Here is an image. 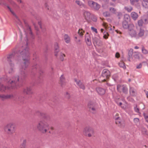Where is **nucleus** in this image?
Listing matches in <instances>:
<instances>
[{"mask_svg": "<svg viewBox=\"0 0 148 148\" xmlns=\"http://www.w3.org/2000/svg\"><path fill=\"white\" fill-rule=\"evenodd\" d=\"M29 55V49L26 45H25L21 46L19 49H17L14 52L7 56V61L11 67L10 70L9 71V73L13 71L14 64L13 62L14 58L18 62L21 60L20 58L22 57L23 62L21 64L19 76L14 77L10 79L8 82V86H5L3 84H0V91H4L6 89L10 88L14 89L17 88L22 85L24 79L27 75L26 69L30 64Z\"/></svg>", "mask_w": 148, "mask_h": 148, "instance_id": "obj_1", "label": "nucleus"}, {"mask_svg": "<svg viewBox=\"0 0 148 148\" xmlns=\"http://www.w3.org/2000/svg\"><path fill=\"white\" fill-rule=\"evenodd\" d=\"M36 127L38 130L43 134L46 133L49 129V124L43 120L40 121L38 122Z\"/></svg>", "mask_w": 148, "mask_h": 148, "instance_id": "obj_2", "label": "nucleus"}, {"mask_svg": "<svg viewBox=\"0 0 148 148\" xmlns=\"http://www.w3.org/2000/svg\"><path fill=\"white\" fill-rule=\"evenodd\" d=\"M4 130L8 134L12 135L15 132V126L12 123H9L4 126Z\"/></svg>", "mask_w": 148, "mask_h": 148, "instance_id": "obj_3", "label": "nucleus"}, {"mask_svg": "<svg viewBox=\"0 0 148 148\" xmlns=\"http://www.w3.org/2000/svg\"><path fill=\"white\" fill-rule=\"evenodd\" d=\"M84 134L86 136L90 137L95 136V131L92 127H85L83 130Z\"/></svg>", "mask_w": 148, "mask_h": 148, "instance_id": "obj_4", "label": "nucleus"}, {"mask_svg": "<svg viewBox=\"0 0 148 148\" xmlns=\"http://www.w3.org/2000/svg\"><path fill=\"white\" fill-rule=\"evenodd\" d=\"M134 28L135 26L134 25H130L129 29L128 30V33L131 37L137 38V34Z\"/></svg>", "mask_w": 148, "mask_h": 148, "instance_id": "obj_5", "label": "nucleus"}, {"mask_svg": "<svg viewBox=\"0 0 148 148\" xmlns=\"http://www.w3.org/2000/svg\"><path fill=\"white\" fill-rule=\"evenodd\" d=\"M116 89L117 91L120 93L123 92L125 94H127L128 93L127 88L125 85L118 84L117 86Z\"/></svg>", "mask_w": 148, "mask_h": 148, "instance_id": "obj_6", "label": "nucleus"}, {"mask_svg": "<svg viewBox=\"0 0 148 148\" xmlns=\"http://www.w3.org/2000/svg\"><path fill=\"white\" fill-rule=\"evenodd\" d=\"M110 76V71L106 69H104L102 72L101 77L104 78L102 80L103 82L107 81V80L108 79Z\"/></svg>", "mask_w": 148, "mask_h": 148, "instance_id": "obj_7", "label": "nucleus"}, {"mask_svg": "<svg viewBox=\"0 0 148 148\" xmlns=\"http://www.w3.org/2000/svg\"><path fill=\"white\" fill-rule=\"evenodd\" d=\"M88 4L92 9L95 10H98L100 8V5L99 4L92 1H89Z\"/></svg>", "mask_w": 148, "mask_h": 148, "instance_id": "obj_8", "label": "nucleus"}, {"mask_svg": "<svg viewBox=\"0 0 148 148\" xmlns=\"http://www.w3.org/2000/svg\"><path fill=\"white\" fill-rule=\"evenodd\" d=\"M88 107L90 112L93 113H95V112L97 107L95 103L91 101L89 102L88 104Z\"/></svg>", "mask_w": 148, "mask_h": 148, "instance_id": "obj_9", "label": "nucleus"}, {"mask_svg": "<svg viewBox=\"0 0 148 148\" xmlns=\"http://www.w3.org/2000/svg\"><path fill=\"white\" fill-rule=\"evenodd\" d=\"M36 115L42 117H45L47 122L48 123L51 121L50 117L49 115H46L44 113L40 112L39 111H37L36 112Z\"/></svg>", "mask_w": 148, "mask_h": 148, "instance_id": "obj_10", "label": "nucleus"}, {"mask_svg": "<svg viewBox=\"0 0 148 148\" xmlns=\"http://www.w3.org/2000/svg\"><path fill=\"white\" fill-rule=\"evenodd\" d=\"M74 80L76 82L77 85L80 88L84 90L85 89V86L84 84L80 80H77L76 79H75Z\"/></svg>", "mask_w": 148, "mask_h": 148, "instance_id": "obj_11", "label": "nucleus"}, {"mask_svg": "<svg viewBox=\"0 0 148 148\" xmlns=\"http://www.w3.org/2000/svg\"><path fill=\"white\" fill-rule=\"evenodd\" d=\"M115 123L119 127L121 128H123L125 126L124 122L122 121L121 118L118 120H116L115 121Z\"/></svg>", "mask_w": 148, "mask_h": 148, "instance_id": "obj_12", "label": "nucleus"}, {"mask_svg": "<svg viewBox=\"0 0 148 148\" xmlns=\"http://www.w3.org/2000/svg\"><path fill=\"white\" fill-rule=\"evenodd\" d=\"M96 90L97 93L100 95H104L106 92L105 89L100 87L97 88H96Z\"/></svg>", "mask_w": 148, "mask_h": 148, "instance_id": "obj_13", "label": "nucleus"}, {"mask_svg": "<svg viewBox=\"0 0 148 148\" xmlns=\"http://www.w3.org/2000/svg\"><path fill=\"white\" fill-rule=\"evenodd\" d=\"M38 66L36 64H34L33 65L32 67V69L30 71L31 74L34 75L38 71Z\"/></svg>", "mask_w": 148, "mask_h": 148, "instance_id": "obj_14", "label": "nucleus"}, {"mask_svg": "<svg viewBox=\"0 0 148 148\" xmlns=\"http://www.w3.org/2000/svg\"><path fill=\"white\" fill-rule=\"evenodd\" d=\"M23 92L27 95H30L33 93V92L30 87H26L23 89Z\"/></svg>", "mask_w": 148, "mask_h": 148, "instance_id": "obj_15", "label": "nucleus"}, {"mask_svg": "<svg viewBox=\"0 0 148 148\" xmlns=\"http://www.w3.org/2000/svg\"><path fill=\"white\" fill-rule=\"evenodd\" d=\"M85 40L88 46H90L91 45L92 43L91 41L90 37L87 33L85 35Z\"/></svg>", "mask_w": 148, "mask_h": 148, "instance_id": "obj_16", "label": "nucleus"}, {"mask_svg": "<svg viewBox=\"0 0 148 148\" xmlns=\"http://www.w3.org/2000/svg\"><path fill=\"white\" fill-rule=\"evenodd\" d=\"M92 42L95 45H100L102 44L101 41L97 37L92 38Z\"/></svg>", "mask_w": 148, "mask_h": 148, "instance_id": "obj_17", "label": "nucleus"}, {"mask_svg": "<svg viewBox=\"0 0 148 148\" xmlns=\"http://www.w3.org/2000/svg\"><path fill=\"white\" fill-rule=\"evenodd\" d=\"M90 13L87 11H84L83 14L84 17L86 21H88L90 19Z\"/></svg>", "mask_w": 148, "mask_h": 148, "instance_id": "obj_18", "label": "nucleus"}, {"mask_svg": "<svg viewBox=\"0 0 148 148\" xmlns=\"http://www.w3.org/2000/svg\"><path fill=\"white\" fill-rule=\"evenodd\" d=\"M131 25H133V24L131 23L128 24V22L126 21H123L122 23V26L125 29H129L130 26Z\"/></svg>", "mask_w": 148, "mask_h": 148, "instance_id": "obj_19", "label": "nucleus"}, {"mask_svg": "<svg viewBox=\"0 0 148 148\" xmlns=\"http://www.w3.org/2000/svg\"><path fill=\"white\" fill-rule=\"evenodd\" d=\"M24 23L27 29V32H29V34L32 36L33 34L32 32L30 27L29 26L27 23L25 21H24Z\"/></svg>", "mask_w": 148, "mask_h": 148, "instance_id": "obj_20", "label": "nucleus"}, {"mask_svg": "<svg viewBox=\"0 0 148 148\" xmlns=\"http://www.w3.org/2000/svg\"><path fill=\"white\" fill-rule=\"evenodd\" d=\"M54 48L55 55L56 56H58V53L60 51V50L59 49L58 45L57 43H56L55 44L54 46Z\"/></svg>", "mask_w": 148, "mask_h": 148, "instance_id": "obj_21", "label": "nucleus"}, {"mask_svg": "<svg viewBox=\"0 0 148 148\" xmlns=\"http://www.w3.org/2000/svg\"><path fill=\"white\" fill-rule=\"evenodd\" d=\"M130 93L132 96L135 97L136 94V90L133 87H130Z\"/></svg>", "mask_w": 148, "mask_h": 148, "instance_id": "obj_22", "label": "nucleus"}, {"mask_svg": "<svg viewBox=\"0 0 148 148\" xmlns=\"http://www.w3.org/2000/svg\"><path fill=\"white\" fill-rule=\"evenodd\" d=\"M13 97V96L12 95H1V99L2 100L10 98H12Z\"/></svg>", "mask_w": 148, "mask_h": 148, "instance_id": "obj_23", "label": "nucleus"}, {"mask_svg": "<svg viewBox=\"0 0 148 148\" xmlns=\"http://www.w3.org/2000/svg\"><path fill=\"white\" fill-rule=\"evenodd\" d=\"M144 33L145 31L144 30L140 28L138 34H137V38L143 36L144 35Z\"/></svg>", "mask_w": 148, "mask_h": 148, "instance_id": "obj_24", "label": "nucleus"}, {"mask_svg": "<svg viewBox=\"0 0 148 148\" xmlns=\"http://www.w3.org/2000/svg\"><path fill=\"white\" fill-rule=\"evenodd\" d=\"M131 16L132 18L134 20H136L138 17V14L135 12H132L131 14Z\"/></svg>", "mask_w": 148, "mask_h": 148, "instance_id": "obj_25", "label": "nucleus"}, {"mask_svg": "<svg viewBox=\"0 0 148 148\" xmlns=\"http://www.w3.org/2000/svg\"><path fill=\"white\" fill-rule=\"evenodd\" d=\"M142 3L143 7L148 8V0H142Z\"/></svg>", "mask_w": 148, "mask_h": 148, "instance_id": "obj_26", "label": "nucleus"}, {"mask_svg": "<svg viewBox=\"0 0 148 148\" xmlns=\"http://www.w3.org/2000/svg\"><path fill=\"white\" fill-rule=\"evenodd\" d=\"M64 40L66 43H68L70 42V38L67 34H65L64 35Z\"/></svg>", "mask_w": 148, "mask_h": 148, "instance_id": "obj_27", "label": "nucleus"}, {"mask_svg": "<svg viewBox=\"0 0 148 148\" xmlns=\"http://www.w3.org/2000/svg\"><path fill=\"white\" fill-rule=\"evenodd\" d=\"M124 9L127 12H130L133 10V8L130 5H128L124 7Z\"/></svg>", "mask_w": 148, "mask_h": 148, "instance_id": "obj_28", "label": "nucleus"}, {"mask_svg": "<svg viewBox=\"0 0 148 148\" xmlns=\"http://www.w3.org/2000/svg\"><path fill=\"white\" fill-rule=\"evenodd\" d=\"M26 140H23L22 143L20 145V148H26Z\"/></svg>", "mask_w": 148, "mask_h": 148, "instance_id": "obj_29", "label": "nucleus"}, {"mask_svg": "<svg viewBox=\"0 0 148 148\" xmlns=\"http://www.w3.org/2000/svg\"><path fill=\"white\" fill-rule=\"evenodd\" d=\"M60 80L61 86H63L65 81V78L63 75H62L60 77Z\"/></svg>", "mask_w": 148, "mask_h": 148, "instance_id": "obj_30", "label": "nucleus"}, {"mask_svg": "<svg viewBox=\"0 0 148 148\" xmlns=\"http://www.w3.org/2000/svg\"><path fill=\"white\" fill-rule=\"evenodd\" d=\"M109 10L111 13L116 14L117 13L116 10L114 8L110 7L109 8Z\"/></svg>", "mask_w": 148, "mask_h": 148, "instance_id": "obj_31", "label": "nucleus"}, {"mask_svg": "<svg viewBox=\"0 0 148 148\" xmlns=\"http://www.w3.org/2000/svg\"><path fill=\"white\" fill-rule=\"evenodd\" d=\"M133 56L136 59H139L140 58L139 53L138 52H134Z\"/></svg>", "mask_w": 148, "mask_h": 148, "instance_id": "obj_32", "label": "nucleus"}, {"mask_svg": "<svg viewBox=\"0 0 148 148\" xmlns=\"http://www.w3.org/2000/svg\"><path fill=\"white\" fill-rule=\"evenodd\" d=\"M144 24L143 21L142 19H140L138 21V24L139 27L143 26Z\"/></svg>", "mask_w": 148, "mask_h": 148, "instance_id": "obj_33", "label": "nucleus"}, {"mask_svg": "<svg viewBox=\"0 0 148 148\" xmlns=\"http://www.w3.org/2000/svg\"><path fill=\"white\" fill-rule=\"evenodd\" d=\"M119 65L120 67L123 68L124 69H126V67L125 63L121 61L119 63Z\"/></svg>", "mask_w": 148, "mask_h": 148, "instance_id": "obj_34", "label": "nucleus"}, {"mask_svg": "<svg viewBox=\"0 0 148 148\" xmlns=\"http://www.w3.org/2000/svg\"><path fill=\"white\" fill-rule=\"evenodd\" d=\"M133 49H130V50H129L128 53V55L129 56V58L128 60L130 61V58L132 56V54H133Z\"/></svg>", "mask_w": 148, "mask_h": 148, "instance_id": "obj_35", "label": "nucleus"}, {"mask_svg": "<svg viewBox=\"0 0 148 148\" xmlns=\"http://www.w3.org/2000/svg\"><path fill=\"white\" fill-rule=\"evenodd\" d=\"M124 21H127L130 19V16L129 15L125 14L124 15Z\"/></svg>", "mask_w": 148, "mask_h": 148, "instance_id": "obj_36", "label": "nucleus"}, {"mask_svg": "<svg viewBox=\"0 0 148 148\" xmlns=\"http://www.w3.org/2000/svg\"><path fill=\"white\" fill-rule=\"evenodd\" d=\"M142 52L144 54H146L148 53V51L143 46L142 47Z\"/></svg>", "mask_w": 148, "mask_h": 148, "instance_id": "obj_37", "label": "nucleus"}, {"mask_svg": "<svg viewBox=\"0 0 148 148\" xmlns=\"http://www.w3.org/2000/svg\"><path fill=\"white\" fill-rule=\"evenodd\" d=\"M104 16L106 17H109L110 16V13L108 11H106L104 12L103 13Z\"/></svg>", "mask_w": 148, "mask_h": 148, "instance_id": "obj_38", "label": "nucleus"}, {"mask_svg": "<svg viewBox=\"0 0 148 148\" xmlns=\"http://www.w3.org/2000/svg\"><path fill=\"white\" fill-rule=\"evenodd\" d=\"M116 16L119 19L121 18L123 16V15L122 13L121 12H118L116 13Z\"/></svg>", "mask_w": 148, "mask_h": 148, "instance_id": "obj_39", "label": "nucleus"}, {"mask_svg": "<svg viewBox=\"0 0 148 148\" xmlns=\"http://www.w3.org/2000/svg\"><path fill=\"white\" fill-rule=\"evenodd\" d=\"M139 1V0H130V1L131 4L133 5L137 3Z\"/></svg>", "mask_w": 148, "mask_h": 148, "instance_id": "obj_40", "label": "nucleus"}, {"mask_svg": "<svg viewBox=\"0 0 148 148\" xmlns=\"http://www.w3.org/2000/svg\"><path fill=\"white\" fill-rule=\"evenodd\" d=\"M65 56L64 54L62 53H61L60 56V59L62 61H63L64 60V57H65Z\"/></svg>", "mask_w": 148, "mask_h": 148, "instance_id": "obj_41", "label": "nucleus"}, {"mask_svg": "<svg viewBox=\"0 0 148 148\" xmlns=\"http://www.w3.org/2000/svg\"><path fill=\"white\" fill-rule=\"evenodd\" d=\"M0 5L3 6H5L6 3L4 0H0Z\"/></svg>", "mask_w": 148, "mask_h": 148, "instance_id": "obj_42", "label": "nucleus"}, {"mask_svg": "<svg viewBox=\"0 0 148 148\" xmlns=\"http://www.w3.org/2000/svg\"><path fill=\"white\" fill-rule=\"evenodd\" d=\"M7 7L8 9L10 10V11L11 12V13H12V14L14 16H15L16 18H17V16H16V14L14 13V12L12 11L10 8L8 6V5L7 6Z\"/></svg>", "mask_w": 148, "mask_h": 148, "instance_id": "obj_43", "label": "nucleus"}, {"mask_svg": "<svg viewBox=\"0 0 148 148\" xmlns=\"http://www.w3.org/2000/svg\"><path fill=\"white\" fill-rule=\"evenodd\" d=\"M65 97L67 99H69L70 98V94L68 92H67L65 94Z\"/></svg>", "mask_w": 148, "mask_h": 148, "instance_id": "obj_44", "label": "nucleus"}, {"mask_svg": "<svg viewBox=\"0 0 148 148\" xmlns=\"http://www.w3.org/2000/svg\"><path fill=\"white\" fill-rule=\"evenodd\" d=\"M143 116L145 121L146 122L148 123V115H146L145 113L143 114Z\"/></svg>", "mask_w": 148, "mask_h": 148, "instance_id": "obj_45", "label": "nucleus"}, {"mask_svg": "<svg viewBox=\"0 0 148 148\" xmlns=\"http://www.w3.org/2000/svg\"><path fill=\"white\" fill-rule=\"evenodd\" d=\"M83 30L81 29H79L78 31V34L80 36H82L83 34L82 32Z\"/></svg>", "mask_w": 148, "mask_h": 148, "instance_id": "obj_46", "label": "nucleus"}, {"mask_svg": "<svg viewBox=\"0 0 148 148\" xmlns=\"http://www.w3.org/2000/svg\"><path fill=\"white\" fill-rule=\"evenodd\" d=\"M91 19L94 22H96L97 20L96 17L95 16H92Z\"/></svg>", "mask_w": 148, "mask_h": 148, "instance_id": "obj_47", "label": "nucleus"}, {"mask_svg": "<svg viewBox=\"0 0 148 148\" xmlns=\"http://www.w3.org/2000/svg\"><path fill=\"white\" fill-rule=\"evenodd\" d=\"M119 114H116L115 115V116L114 117V118L115 119V121L116 120H118L120 119V117L118 116Z\"/></svg>", "mask_w": 148, "mask_h": 148, "instance_id": "obj_48", "label": "nucleus"}, {"mask_svg": "<svg viewBox=\"0 0 148 148\" xmlns=\"http://www.w3.org/2000/svg\"><path fill=\"white\" fill-rule=\"evenodd\" d=\"M134 110L137 113H139V109L137 108V105L136 106V107L134 108Z\"/></svg>", "mask_w": 148, "mask_h": 148, "instance_id": "obj_49", "label": "nucleus"}, {"mask_svg": "<svg viewBox=\"0 0 148 148\" xmlns=\"http://www.w3.org/2000/svg\"><path fill=\"white\" fill-rule=\"evenodd\" d=\"M91 29L93 32H95L96 33H97V29L96 28H95L93 27H91Z\"/></svg>", "mask_w": 148, "mask_h": 148, "instance_id": "obj_50", "label": "nucleus"}, {"mask_svg": "<svg viewBox=\"0 0 148 148\" xmlns=\"http://www.w3.org/2000/svg\"><path fill=\"white\" fill-rule=\"evenodd\" d=\"M139 119L138 118H135L134 119V121L135 123H137L139 121Z\"/></svg>", "mask_w": 148, "mask_h": 148, "instance_id": "obj_51", "label": "nucleus"}, {"mask_svg": "<svg viewBox=\"0 0 148 148\" xmlns=\"http://www.w3.org/2000/svg\"><path fill=\"white\" fill-rule=\"evenodd\" d=\"M142 67V64L141 63H140L139 65H137L136 68L137 69H139L141 68Z\"/></svg>", "mask_w": 148, "mask_h": 148, "instance_id": "obj_52", "label": "nucleus"}, {"mask_svg": "<svg viewBox=\"0 0 148 148\" xmlns=\"http://www.w3.org/2000/svg\"><path fill=\"white\" fill-rule=\"evenodd\" d=\"M108 33H106L103 36V38L105 39H106L108 38Z\"/></svg>", "mask_w": 148, "mask_h": 148, "instance_id": "obj_53", "label": "nucleus"}, {"mask_svg": "<svg viewBox=\"0 0 148 148\" xmlns=\"http://www.w3.org/2000/svg\"><path fill=\"white\" fill-rule=\"evenodd\" d=\"M76 41V43L79 44V45H80L81 44V40L80 39H79L78 40H75Z\"/></svg>", "mask_w": 148, "mask_h": 148, "instance_id": "obj_54", "label": "nucleus"}, {"mask_svg": "<svg viewBox=\"0 0 148 148\" xmlns=\"http://www.w3.org/2000/svg\"><path fill=\"white\" fill-rule=\"evenodd\" d=\"M127 99L128 100H129V101H134V99L132 98H130V97H128L127 98Z\"/></svg>", "mask_w": 148, "mask_h": 148, "instance_id": "obj_55", "label": "nucleus"}, {"mask_svg": "<svg viewBox=\"0 0 148 148\" xmlns=\"http://www.w3.org/2000/svg\"><path fill=\"white\" fill-rule=\"evenodd\" d=\"M120 57L119 54L117 52L115 54V57L116 58H119Z\"/></svg>", "mask_w": 148, "mask_h": 148, "instance_id": "obj_56", "label": "nucleus"}, {"mask_svg": "<svg viewBox=\"0 0 148 148\" xmlns=\"http://www.w3.org/2000/svg\"><path fill=\"white\" fill-rule=\"evenodd\" d=\"M75 3L77 4H78V5H79V6H81V4H80V2L79 1H78V0H77V1H75Z\"/></svg>", "mask_w": 148, "mask_h": 148, "instance_id": "obj_57", "label": "nucleus"}, {"mask_svg": "<svg viewBox=\"0 0 148 148\" xmlns=\"http://www.w3.org/2000/svg\"><path fill=\"white\" fill-rule=\"evenodd\" d=\"M145 23H144V24H146L148 23V19H144Z\"/></svg>", "mask_w": 148, "mask_h": 148, "instance_id": "obj_58", "label": "nucleus"}, {"mask_svg": "<svg viewBox=\"0 0 148 148\" xmlns=\"http://www.w3.org/2000/svg\"><path fill=\"white\" fill-rule=\"evenodd\" d=\"M38 25H39L40 27L41 28H42L41 23L40 21H38Z\"/></svg>", "mask_w": 148, "mask_h": 148, "instance_id": "obj_59", "label": "nucleus"}, {"mask_svg": "<svg viewBox=\"0 0 148 148\" xmlns=\"http://www.w3.org/2000/svg\"><path fill=\"white\" fill-rule=\"evenodd\" d=\"M41 29H42V31L43 32V33H45V31H46V29L44 28H42H42H41Z\"/></svg>", "mask_w": 148, "mask_h": 148, "instance_id": "obj_60", "label": "nucleus"}, {"mask_svg": "<svg viewBox=\"0 0 148 148\" xmlns=\"http://www.w3.org/2000/svg\"><path fill=\"white\" fill-rule=\"evenodd\" d=\"M45 5L46 7L47 8V9L49 10V8L47 4V3H45Z\"/></svg>", "mask_w": 148, "mask_h": 148, "instance_id": "obj_61", "label": "nucleus"}, {"mask_svg": "<svg viewBox=\"0 0 148 148\" xmlns=\"http://www.w3.org/2000/svg\"><path fill=\"white\" fill-rule=\"evenodd\" d=\"M145 93H146V95L147 97V98H148V91H146L145 92Z\"/></svg>", "mask_w": 148, "mask_h": 148, "instance_id": "obj_62", "label": "nucleus"}, {"mask_svg": "<svg viewBox=\"0 0 148 148\" xmlns=\"http://www.w3.org/2000/svg\"><path fill=\"white\" fill-rule=\"evenodd\" d=\"M118 104L119 106H121L122 105V103L120 102L119 103V104Z\"/></svg>", "mask_w": 148, "mask_h": 148, "instance_id": "obj_63", "label": "nucleus"}, {"mask_svg": "<svg viewBox=\"0 0 148 148\" xmlns=\"http://www.w3.org/2000/svg\"><path fill=\"white\" fill-rule=\"evenodd\" d=\"M134 48L136 49H138L139 48V47L137 46H136Z\"/></svg>", "mask_w": 148, "mask_h": 148, "instance_id": "obj_64", "label": "nucleus"}]
</instances>
